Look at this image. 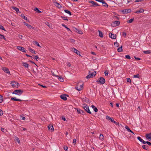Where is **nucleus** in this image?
Returning <instances> with one entry per match:
<instances>
[{
	"label": "nucleus",
	"mask_w": 151,
	"mask_h": 151,
	"mask_svg": "<svg viewBox=\"0 0 151 151\" xmlns=\"http://www.w3.org/2000/svg\"><path fill=\"white\" fill-rule=\"evenodd\" d=\"M83 83L82 82H79L77 84L75 88L78 91H81L83 88Z\"/></svg>",
	"instance_id": "f257e3e1"
},
{
	"label": "nucleus",
	"mask_w": 151,
	"mask_h": 151,
	"mask_svg": "<svg viewBox=\"0 0 151 151\" xmlns=\"http://www.w3.org/2000/svg\"><path fill=\"white\" fill-rule=\"evenodd\" d=\"M23 92V91L22 90H16L13 92V94L17 95H21Z\"/></svg>",
	"instance_id": "f03ea898"
},
{
	"label": "nucleus",
	"mask_w": 151,
	"mask_h": 151,
	"mask_svg": "<svg viewBox=\"0 0 151 151\" xmlns=\"http://www.w3.org/2000/svg\"><path fill=\"white\" fill-rule=\"evenodd\" d=\"M91 71H89V74L86 76V78L87 79H89L90 78H93L94 76L96 74V72L94 71L92 73H90Z\"/></svg>",
	"instance_id": "7ed1b4c3"
},
{
	"label": "nucleus",
	"mask_w": 151,
	"mask_h": 151,
	"mask_svg": "<svg viewBox=\"0 0 151 151\" xmlns=\"http://www.w3.org/2000/svg\"><path fill=\"white\" fill-rule=\"evenodd\" d=\"M83 108L89 114H91V112L90 111L88 106L86 104H83Z\"/></svg>",
	"instance_id": "20e7f679"
},
{
	"label": "nucleus",
	"mask_w": 151,
	"mask_h": 151,
	"mask_svg": "<svg viewBox=\"0 0 151 151\" xmlns=\"http://www.w3.org/2000/svg\"><path fill=\"white\" fill-rule=\"evenodd\" d=\"M105 79L103 77L100 78L96 82L98 83H100L101 84H103L105 83Z\"/></svg>",
	"instance_id": "39448f33"
},
{
	"label": "nucleus",
	"mask_w": 151,
	"mask_h": 151,
	"mask_svg": "<svg viewBox=\"0 0 151 151\" xmlns=\"http://www.w3.org/2000/svg\"><path fill=\"white\" fill-rule=\"evenodd\" d=\"M11 84L13 87L18 88L20 86L19 83L15 81H12L11 83Z\"/></svg>",
	"instance_id": "423d86ee"
},
{
	"label": "nucleus",
	"mask_w": 151,
	"mask_h": 151,
	"mask_svg": "<svg viewBox=\"0 0 151 151\" xmlns=\"http://www.w3.org/2000/svg\"><path fill=\"white\" fill-rule=\"evenodd\" d=\"M121 12L124 14H125L131 12V10L130 9H125L123 10H121Z\"/></svg>",
	"instance_id": "0eeeda50"
},
{
	"label": "nucleus",
	"mask_w": 151,
	"mask_h": 151,
	"mask_svg": "<svg viewBox=\"0 0 151 151\" xmlns=\"http://www.w3.org/2000/svg\"><path fill=\"white\" fill-rule=\"evenodd\" d=\"M120 22L119 21H115L111 24V26L113 27H116L120 24Z\"/></svg>",
	"instance_id": "6e6552de"
},
{
	"label": "nucleus",
	"mask_w": 151,
	"mask_h": 151,
	"mask_svg": "<svg viewBox=\"0 0 151 151\" xmlns=\"http://www.w3.org/2000/svg\"><path fill=\"white\" fill-rule=\"evenodd\" d=\"M17 48L18 50L24 52H26L27 51L26 50H25L24 48L20 46H17Z\"/></svg>",
	"instance_id": "1a4fd4ad"
},
{
	"label": "nucleus",
	"mask_w": 151,
	"mask_h": 151,
	"mask_svg": "<svg viewBox=\"0 0 151 151\" xmlns=\"http://www.w3.org/2000/svg\"><path fill=\"white\" fill-rule=\"evenodd\" d=\"M71 50L72 51L76 53L77 55H80V52L79 51L77 50V49H76L74 48H71Z\"/></svg>",
	"instance_id": "9d476101"
},
{
	"label": "nucleus",
	"mask_w": 151,
	"mask_h": 151,
	"mask_svg": "<svg viewBox=\"0 0 151 151\" xmlns=\"http://www.w3.org/2000/svg\"><path fill=\"white\" fill-rule=\"evenodd\" d=\"M73 31H74L78 33V34H83V32L82 31H81L80 30L77 29L76 27L73 28Z\"/></svg>",
	"instance_id": "9b49d317"
},
{
	"label": "nucleus",
	"mask_w": 151,
	"mask_h": 151,
	"mask_svg": "<svg viewBox=\"0 0 151 151\" xmlns=\"http://www.w3.org/2000/svg\"><path fill=\"white\" fill-rule=\"evenodd\" d=\"M76 109L77 112L80 114H81L83 115H84L85 114V112L83 110L77 108H75Z\"/></svg>",
	"instance_id": "f8f14e48"
},
{
	"label": "nucleus",
	"mask_w": 151,
	"mask_h": 151,
	"mask_svg": "<svg viewBox=\"0 0 151 151\" xmlns=\"http://www.w3.org/2000/svg\"><path fill=\"white\" fill-rule=\"evenodd\" d=\"M24 24L25 25L27 26V27L29 29H35V28L33 27L31 25L28 24L25 22H24Z\"/></svg>",
	"instance_id": "ddd939ff"
},
{
	"label": "nucleus",
	"mask_w": 151,
	"mask_h": 151,
	"mask_svg": "<svg viewBox=\"0 0 151 151\" xmlns=\"http://www.w3.org/2000/svg\"><path fill=\"white\" fill-rule=\"evenodd\" d=\"M66 96H68V95L66 94H62L60 96V98L63 100L65 101L67 99Z\"/></svg>",
	"instance_id": "4468645a"
},
{
	"label": "nucleus",
	"mask_w": 151,
	"mask_h": 151,
	"mask_svg": "<svg viewBox=\"0 0 151 151\" xmlns=\"http://www.w3.org/2000/svg\"><path fill=\"white\" fill-rule=\"evenodd\" d=\"M3 70L5 73H9V74H10V71L9 69L5 67H4L3 68Z\"/></svg>",
	"instance_id": "2eb2a0df"
},
{
	"label": "nucleus",
	"mask_w": 151,
	"mask_h": 151,
	"mask_svg": "<svg viewBox=\"0 0 151 151\" xmlns=\"http://www.w3.org/2000/svg\"><path fill=\"white\" fill-rule=\"evenodd\" d=\"M109 37L112 39H115L116 38V35L115 34L111 33V35L109 34Z\"/></svg>",
	"instance_id": "dca6fc26"
},
{
	"label": "nucleus",
	"mask_w": 151,
	"mask_h": 151,
	"mask_svg": "<svg viewBox=\"0 0 151 151\" xmlns=\"http://www.w3.org/2000/svg\"><path fill=\"white\" fill-rule=\"evenodd\" d=\"M23 66L29 69V65L26 63L23 62L22 63Z\"/></svg>",
	"instance_id": "f3484780"
},
{
	"label": "nucleus",
	"mask_w": 151,
	"mask_h": 151,
	"mask_svg": "<svg viewBox=\"0 0 151 151\" xmlns=\"http://www.w3.org/2000/svg\"><path fill=\"white\" fill-rule=\"evenodd\" d=\"M145 137L147 139L151 140V133L149 134H146Z\"/></svg>",
	"instance_id": "a211bd4d"
},
{
	"label": "nucleus",
	"mask_w": 151,
	"mask_h": 151,
	"mask_svg": "<svg viewBox=\"0 0 151 151\" xmlns=\"http://www.w3.org/2000/svg\"><path fill=\"white\" fill-rule=\"evenodd\" d=\"M144 12V10L143 9H140L139 10L135 12V13L137 14H139L142 13Z\"/></svg>",
	"instance_id": "6ab92c4d"
},
{
	"label": "nucleus",
	"mask_w": 151,
	"mask_h": 151,
	"mask_svg": "<svg viewBox=\"0 0 151 151\" xmlns=\"http://www.w3.org/2000/svg\"><path fill=\"white\" fill-rule=\"evenodd\" d=\"M48 128L49 130H50L52 131H54L53 127L52 124H49L48 126Z\"/></svg>",
	"instance_id": "aec40b11"
},
{
	"label": "nucleus",
	"mask_w": 151,
	"mask_h": 151,
	"mask_svg": "<svg viewBox=\"0 0 151 151\" xmlns=\"http://www.w3.org/2000/svg\"><path fill=\"white\" fill-rule=\"evenodd\" d=\"M11 100L12 101H22V100L17 99L16 97H12L11 98Z\"/></svg>",
	"instance_id": "412c9836"
},
{
	"label": "nucleus",
	"mask_w": 151,
	"mask_h": 151,
	"mask_svg": "<svg viewBox=\"0 0 151 151\" xmlns=\"http://www.w3.org/2000/svg\"><path fill=\"white\" fill-rule=\"evenodd\" d=\"M62 25L63 27L65 28L68 31H70V32H72V31L70 30V29L69 28H68L64 24H62Z\"/></svg>",
	"instance_id": "4be33fe9"
},
{
	"label": "nucleus",
	"mask_w": 151,
	"mask_h": 151,
	"mask_svg": "<svg viewBox=\"0 0 151 151\" xmlns=\"http://www.w3.org/2000/svg\"><path fill=\"white\" fill-rule=\"evenodd\" d=\"M34 10L36 11L37 13H41L42 12L40 11L37 8H35Z\"/></svg>",
	"instance_id": "5701e85b"
},
{
	"label": "nucleus",
	"mask_w": 151,
	"mask_h": 151,
	"mask_svg": "<svg viewBox=\"0 0 151 151\" xmlns=\"http://www.w3.org/2000/svg\"><path fill=\"white\" fill-rule=\"evenodd\" d=\"M99 139L101 140H104V137L103 134H101L99 137Z\"/></svg>",
	"instance_id": "b1692460"
},
{
	"label": "nucleus",
	"mask_w": 151,
	"mask_h": 151,
	"mask_svg": "<svg viewBox=\"0 0 151 151\" xmlns=\"http://www.w3.org/2000/svg\"><path fill=\"white\" fill-rule=\"evenodd\" d=\"M64 12L70 15L71 16L72 15L71 12L70 11L67 10H65Z\"/></svg>",
	"instance_id": "393cba45"
},
{
	"label": "nucleus",
	"mask_w": 151,
	"mask_h": 151,
	"mask_svg": "<svg viewBox=\"0 0 151 151\" xmlns=\"http://www.w3.org/2000/svg\"><path fill=\"white\" fill-rule=\"evenodd\" d=\"M103 4V6L105 7H108V5L104 1L102 3Z\"/></svg>",
	"instance_id": "a878e982"
},
{
	"label": "nucleus",
	"mask_w": 151,
	"mask_h": 151,
	"mask_svg": "<svg viewBox=\"0 0 151 151\" xmlns=\"http://www.w3.org/2000/svg\"><path fill=\"white\" fill-rule=\"evenodd\" d=\"M99 32V36L101 37H103V34L102 32L100 30L98 31Z\"/></svg>",
	"instance_id": "bb28decb"
},
{
	"label": "nucleus",
	"mask_w": 151,
	"mask_h": 151,
	"mask_svg": "<svg viewBox=\"0 0 151 151\" xmlns=\"http://www.w3.org/2000/svg\"><path fill=\"white\" fill-rule=\"evenodd\" d=\"M110 120L112 122H114L116 125H118L119 124V122H117L115 121L113 118H112Z\"/></svg>",
	"instance_id": "cd10ccee"
},
{
	"label": "nucleus",
	"mask_w": 151,
	"mask_h": 151,
	"mask_svg": "<svg viewBox=\"0 0 151 151\" xmlns=\"http://www.w3.org/2000/svg\"><path fill=\"white\" fill-rule=\"evenodd\" d=\"M83 101H84L87 103H88L89 101V100L86 97H85V98H83L82 100Z\"/></svg>",
	"instance_id": "c85d7f7f"
},
{
	"label": "nucleus",
	"mask_w": 151,
	"mask_h": 151,
	"mask_svg": "<svg viewBox=\"0 0 151 151\" xmlns=\"http://www.w3.org/2000/svg\"><path fill=\"white\" fill-rule=\"evenodd\" d=\"M117 50L119 52H122L123 51V50L122 49V46L121 47L118 48Z\"/></svg>",
	"instance_id": "c756f323"
},
{
	"label": "nucleus",
	"mask_w": 151,
	"mask_h": 151,
	"mask_svg": "<svg viewBox=\"0 0 151 151\" xmlns=\"http://www.w3.org/2000/svg\"><path fill=\"white\" fill-rule=\"evenodd\" d=\"M1 130L4 133H6L7 132V130L6 129H4L3 127H1Z\"/></svg>",
	"instance_id": "7c9ffc66"
},
{
	"label": "nucleus",
	"mask_w": 151,
	"mask_h": 151,
	"mask_svg": "<svg viewBox=\"0 0 151 151\" xmlns=\"http://www.w3.org/2000/svg\"><path fill=\"white\" fill-rule=\"evenodd\" d=\"M29 51L31 52L32 53H33L34 54H35L36 53L35 52V51L34 50H33V49L30 48L29 49Z\"/></svg>",
	"instance_id": "2f4dec72"
},
{
	"label": "nucleus",
	"mask_w": 151,
	"mask_h": 151,
	"mask_svg": "<svg viewBox=\"0 0 151 151\" xmlns=\"http://www.w3.org/2000/svg\"><path fill=\"white\" fill-rule=\"evenodd\" d=\"M142 147L143 149L145 150H147L148 149V147L147 146L143 145L142 146Z\"/></svg>",
	"instance_id": "473e14b6"
},
{
	"label": "nucleus",
	"mask_w": 151,
	"mask_h": 151,
	"mask_svg": "<svg viewBox=\"0 0 151 151\" xmlns=\"http://www.w3.org/2000/svg\"><path fill=\"white\" fill-rule=\"evenodd\" d=\"M89 3H91V4H92L93 5L91 6L94 7V5H95V2H94V1H93L91 0V1H89Z\"/></svg>",
	"instance_id": "72a5a7b5"
},
{
	"label": "nucleus",
	"mask_w": 151,
	"mask_h": 151,
	"mask_svg": "<svg viewBox=\"0 0 151 151\" xmlns=\"http://www.w3.org/2000/svg\"><path fill=\"white\" fill-rule=\"evenodd\" d=\"M58 77V79L59 81L61 82H63L64 81V79L63 78L61 77H59V76H57Z\"/></svg>",
	"instance_id": "f704fd0d"
},
{
	"label": "nucleus",
	"mask_w": 151,
	"mask_h": 151,
	"mask_svg": "<svg viewBox=\"0 0 151 151\" xmlns=\"http://www.w3.org/2000/svg\"><path fill=\"white\" fill-rule=\"evenodd\" d=\"M12 8L13 9L15 10L17 12L19 11V9L15 7H13Z\"/></svg>",
	"instance_id": "c9c22d12"
},
{
	"label": "nucleus",
	"mask_w": 151,
	"mask_h": 151,
	"mask_svg": "<svg viewBox=\"0 0 151 151\" xmlns=\"http://www.w3.org/2000/svg\"><path fill=\"white\" fill-rule=\"evenodd\" d=\"M21 17L25 20H27V17H26L23 14H21Z\"/></svg>",
	"instance_id": "e433bc0d"
},
{
	"label": "nucleus",
	"mask_w": 151,
	"mask_h": 151,
	"mask_svg": "<svg viewBox=\"0 0 151 151\" xmlns=\"http://www.w3.org/2000/svg\"><path fill=\"white\" fill-rule=\"evenodd\" d=\"M134 20V18H132L127 21V22L128 23H131L133 22V21Z\"/></svg>",
	"instance_id": "4c0bfd02"
},
{
	"label": "nucleus",
	"mask_w": 151,
	"mask_h": 151,
	"mask_svg": "<svg viewBox=\"0 0 151 151\" xmlns=\"http://www.w3.org/2000/svg\"><path fill=\"white\" fill-rule=\"evenodd\" d=\"M45 24L47 25L49 27H51V24H50V23H49L48 22H46L45 23Z\"/></svg>",
	"instance_id": "58836bf2"
},
{
	"label": "nucleus",
	"mask_w": 151,
	"mask_h": 151,
	"mask_svg": "<svg viewBox=\"0 0 151 151\" xmlns=\"http://www.w3.org/2000/svg\"><path fill=\"white\" fill-rule=\"evenodd\" d=\"M3 98L2 95H0V103H1L3 101Z\"/></svg>",
	"instance_id": "ea45409f"
},
{
	"label": "nucleus",
	"mask_w": 151,
	"mask_h": 151,
	"mask_svg": "<svg viewBox=\"0 0 151 151\" xmlns=\"http://www.w3.org/2000/svg\"><path fill=\"white\" fill-rule=\"evenodd\" d=\"M33 58L34 59H35L37 61V59H39L40 58H39L38 56L37 55L35 56V57H33Z\"/></svg>",
	"instance_id": "a19ab883"
},
{
	"label": "nucleus",
	"mask_w": 151,
	"mask_h": 151,
	"mask_svg": "<svg viewBox=\"0 0 151 151\" xmlns=\"http://www.w3.org/2000/svg\"><path fill=\"white\" fill-rule=\"evenodd\" d=\"M144 53L146 54H149L150 53V50H147L146 51H144Z\"/></svg>",
	"instance_id": "79ce46f5"
},
{
	"label": "nucleus",
	"mask_w": 151,
	"mask_h": 151,
	"mask_svg": "<svg viewBox=\"0 0 151 151\" xmlns=\"http://www.w3.org/2000/svg\"><path fill=\"white\" fill-rule=\"evenodd\" d=\"M61 18H62V19L64 20H68V18L66 17H63V16H61Z\"/></svg>",
	"instance_id": "37998d69"
},
{
	"label": "nucleus",
	"mask_w": 151,
	"mask_h": 151,
	"mask_svg": "<svg viewBox=\"0 0 151 151\" xmlns=\"http://www.w3.org/2000/svg\"><path fill=\"white\" fill-rule=\"evenodd\" d=\"M125 128L127 130V131L128 132H130V131H131V130L130 129V128L128 126H126L125 127Z\"/></svg>",
	"instance_id": "c03bdc74"
},
{
	"label": "nucleus",
	"mask_w": 151,
	"mask_h": 151,
	"mask_svg": "<svg viewBox=\"0 0 151 151\" xmlns=\"http://www.w3.org/2000/svg\"><path fill=\"white\" fill-rule=\"evenodd\" d=\"M133 77L134 78H139L140 76L139 74H137L136 75H134Z\"/></svg>",
	"instance_id": "a18cd8bd"
},
{
	"label": "nucleus",
	"mask_w": 151,
	"mask_h": 151,
	"mask_svg": "<svg viewBox=\"0 0 151 151\" xmlns=\"http://www.w3.org/2000/svg\"><path fill=\"white\" fill-rule=\"evenodd\" d=\"M125 58L128 59H131V57L130 55H125Z\"/></svg>",
	"instance_id": "49530a36"
},
{
	"label": "nucleus",
	"mask_w": 151,
	"mask_h": 151,
	"mask_svg": "<svg viewBox=\"0 0 151 151\" xmlns=\"http://www.w3.org/2000/svg\"><path fill=\"white\" fill-rule=\"evenodd\" d=\"M0 29L2 30L6 31V30H5L4 27L3 26H2L1 25H0Z\"/></svg>",
	"instance_id": "de8ad7c7"
},
{
	"label": "nucleus",
	"mask_w": 151,
	"mask_h": 151,
	"mask_svg": "<svg viewBox=\"0 0 151 151\" xmlns=\"http://www.w3.org/2000/svg\"><path fill=\"white\" fill-rule=\"evenodd\" d=\"M122 35L124 37H126V33L124 32H122Z\"/></svg>",
	"instance_id": "09e8293b"
},
{
	"label": "nucleus",
	"mask_w": 151,
	"mask_h": 151,
	"mask_svg": "<svg viewBox=\"0 0 151 151\" xmlns=\"http://www.w3.org/2000/svg\"><path fill=\"white\" fill-rule=\"evenodd\" d=\"M119 43L117 42H115L114 43V45L115 47H118L119 46Z\"/></svg>",
	"instance_id": "8fccbe9b"
},
{
	"label": "nucleus",
	"mask_w": 151,
	"mask_h": 151,
	"mask_svg": "<svg viewBox=\"0 0 151 151\" xmlns=\"http://www.w3.org/2000/svg\"><path fill=\"white\" fill-rule=\"evenodd\" d=\"M35 44L36 45L38 46L39 47H40L39 44L38 42L37 41H35L34 42Z\"/></svg>",
	"instance_id": "3c124183"
},
{
	"label": "nucleus",
	"mask_w": 151,
	"mask_h": 151,
	"mask_svg": "<svg viewBox=\"0 0 151 151\" xmlns=\"http://www.w3.org/2000/svg\"><path fill=\"white\" fill-rule=\"evenodd\" d=\"M137 139L140 142H141L142 140V139L139 136H138L137 137Z\"/></svg>",
	"instance_id": "603ef678"
},
{
	"label": "nucleus",
	"mask_w": 151,
	"mask_h": 151,
	"mask_svg": "<svg viewBox=\"0 0 151 151\" xmlns=\"http://www.w3.org/2000/svg\"><path fill=\"white\" fill-rule=\"evenodd\" d=\"M104 73L105 76H107L108 74V71L107 70H106Z\"/></svg>",
	"instance_id": "864d4df0"
},
{
	"label": "nucleus",
	"mask_w": 151,
	"mask_h": 151,
	"mask_svg": "<svg viewBox=\"0 0 151 151\" xmlns=\"http://www.w3.org/2000/svg\"><path fill=\"white\" fill-rule=\"evenodd\" d=\"M106 118L107 119H109L110 120H111L112 118L108 116H106Z\"/></svg>",
	"instance_id": "5fc2aeb1"
},
{
	"label": "nucleus",
	"mask_w": 151,
	"mask_h": 151,
	"mask_svg": "<svg viewBox=\"0 0 151 151\" xmlns=\"http://www.w3.org/2000/svg\"><path fill=\"white\" fill-rule=\"evenodd\" d=\"M4 37V36L1 34H0V40H1L3 39V37Z\"/></svg>",
	"instance_id": "6e6d98bb"
},
{
	"label": "nucleus",
	"mask_w": 151,
	"mask_h": 151,
	"mask_svg": "<svg viewBox=\"0 0 151 151\" xmlns=\"http://www.w3.org/2000/svg\"><path fill=\"white\" fill-rule=\"evenodd\" d=\"M127 81L128 82L130 83L131 82V80L129 78H127Z\"/></svg>",
	"instance_id": "4d7b16f0"
},
{
	"label": "nucleus",
	"mask_w": 151,
	"mask_h": 151,
	"mask_svg": "<svg viewBox=\"0 0 151 151\" xmlns=\"http://www.w3.org/2000/svg\"><path fill=\"white\" fill-rule=\"evenodd\" d=\"M3 114V112L2 110L0 109V116H1Z\"/></svg>",
	"instance_id": "13d9d810"
},
{
	"label": "nucleus",
	"mask_w": 151,
	"mask_h": 151,
	"mask_svg": "<svg viewBox=\"0 0 151 151\" xmlns=\"http://www.w3.org/2000/svg\"><path fill=\"white\" fill-rule=\"evenodd\" d=\"M76 141V139H73V143L74 145H75Z\"/></svg>",
	"instance_id": "bf43d9fd"
},
{
	"label": "nucleus",
	"mask_w": 151,
	"mask_h": 151,
	"mask_svg": "<svg viewBox=\"0 0 151 151\" xmlns=\"http://www.w3.org/2000/svg\"><path fill=\"white\" fill-rule=\"evenodd\" d=\"M134 58L136 60H141V59L140 58H137L135 56H134Z\"/></svg>",
	"instance_id": "052dcab7"
},
{
	"label": "nucleus",
	"mask_w": 151,
	"mask_h": 151,
	"mask_svg": "<svg viewBox=\"0 0 151 151\" xmlns=\"http://www.w3.org/2000/svg\"><path fill=\"white\" fill-rule=\"evenodd\" d=\"M93 110L95 112H96L98 111V109L96 107H95L93 109Z\"/></svg>",
	"instance_id": "680f3d73"
},
{
	"label": "nucleus",
	"mask_w": 151,
	"mask_h": 151,
	"mask_svg": "<svg viewBox=\"0 0 151 151\" xmlns=\"http://www.w3.org/2000/svg\"><path fill=\"white\" fill-rule=\"evenodd\" d=\"M68 147L67 146L64 147V149L65 151H67Z\"/></svg>",
	"instance_id": "e2e57ef3"
},
{
	"label": "nucleus",
	"mask_w": 151,
	"mask_h": 151,
	"mask_svg": "<svg viewBox=\"0 0 151 151\" xmlns=\"http://www.w3.org/2000/svg\"><path fill=\"white\" fill-rule=\"evenodd\" d=\"M96 1H98L100 2H101L102 3L104 1L103 0H96Z\"/></svg>",
	"instance_id": "0e129e2a"
},
{
	"label": "nucleus",
	"mask_w": 151,
	"mask_h": 151,
	"mask_svg": "<svg viewBox=\"0 0 151 151\" xmlns=\"http://www.w3.org/2000/svg\"><path fill=\"white\" fill-rule=\"evenodd\" d=\"M146 143L148 144V145L150 146L151 145V143L149 142L148 141H147L146 142Z\"/></svg>",
	"instance_id": "69168bd1"
},
{
	"label": "nucleus",
	"mask_w": 151,
	"mask_h": 151,
	"mask_svg": "<svg viewBox=\"0 0 151 151\" xmlns=\"http://www.w3.org/2000/svg\"><path fill=\"white\" fill-rule=\"evenodd\" d=\"M70 41L72 42H74L75 40L73 39H70Z\"/></svg>",
	"instance_id": "338daca9"
},
{
	"label": "nucleus",
	"mask_w": 151,
	"mask_h": 151,
	"mask_svg": "<svg viewBox=\"0 0 151 151\" xmlns=\"http://www.w3.org/2000/svg\"><path fill=\"white\" fill-rule=\"evenodd\" d=\"M67 65L70 67L71 66V64L69 62H68L67 63Z\"/></svg>",
	"instance_id": "774afa93"
}]
</instances>
